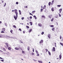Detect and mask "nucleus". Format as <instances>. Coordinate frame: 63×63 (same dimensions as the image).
Returning <instances> with one entry per match:
<instances>
[{
  "mask_svg": "<svg viewBox=\"0 0 63 63\" xmlns=\"http://www.w3.org/2000/svg\"><path fill=\"white\" fill-rule=\"evenodd\" d=\"M15 14H16V16H14V18H15V20H16V19H17V17H18V13L17 12H15Z\"/></svg>",
  "mask_w": 63,
  "mask_h": 63,
  "instance_id": "f257e3e1",
  "label": "nucleus"
},
{
  "mask_svg": "<svg viewBox=\"0 0 63 63\" xmlns=\"http://www.w3.org/2000/svg\"><path fill=\"white\" fill-rule=\"evenodd\" d=\"M52 51H55V47H53V49H52Z\"/></svg>",
  "mask_w": 63,
  "mask_h": 63,
  "instance_id": "f03ea898",
  "label": "nucleus"
},
{
  "mask_svg": "<svg viewBox=\"0 0 63 63\" xmlns=\"http://www.w3.org/2000/svg\"><path fill=\"white\" fill-rule=\"evenodd\" d=\"M48 17L49 18H50L51 19V17H52V15H49L48 16Z\"/></svg>",
  "mask_w": 63,
  "mask_h": 63,
  "instance_id": "7ed1b4c3",
  "label": "nucleus"
},
{
  "mask_svg": "<svg viewBox=\"0 0 63 63\" xmlns=\"http://www.w3.org/2000/svg\"><path fill=\"white\" fill-rule=\"evenodd\" d=\"M47 37L49 39H50V34H48L47 35Z\"/></svg>",
  "mask_w": 63,
  "mask_h": 63,
  "instance_id": "20e7f679",
  "label": "nucleus"
},
{
  "mask_svg": "<svg viewBox=\"0 0 63 63\" xmlns=\"http://www.w3.org/2000/svg\"><path fill=\"white\" fill-rule=\"evenodd\" d=\"M44 41L43 40H41L40 41L39 43L40 44H41V43H43Z\"/></svg>",
  "mask_w": 63,
  "mask_h": 63,
  "instance_id": "39448f33",
  "label": "nucleus"
},
{
  "mask_svg": "<svg viewBox=\"0 0 63 63\" xmlns=\"http://www.w3.org/2000/svg\"><path fill=\"white\" fill-rule=\"evenodd\" d=\"M6 45V46H7V47H9V45L7 43H6L5 44Z\"/></svg>",
  "mask_w": 63,
  "mask_h": 63,
  "instance_id": "423d86ee",
  "label": "nucleus"
},
{
  "mask_svg": "<svg viewBox=\"0 0 63 63\" xmlns=\"http://www.w3.org/2000/svg\"><path fill=\"white\" fill-rule=\"evenodd\" d=\"M2 31H4L5 32V28H2Z\"/></svg>",
  "mask_w": 63,
  "mask_h": 63,
  "instance_id": "0eeeda50",
  "label": "nucleus"
},
{
  "mask_svg": "<svg viewBox=\"0 0 63 63\" xmlns=\"http://www.w3.org/2000/svg\"><path fill=\"white\" fill-rule=\"evenodd\" d=\"M59 57H60V59H61V58H62V56H61V54H60L59 56Z\"/></svg>",
  "mask_w": 63,
  "mask_h": 63,
  "instance_id": "6e6552de",
  "label": "nucleus"
},
{
  "mask_svg": "<svg viewBox=\"0 0 63 63\" xmlns=\"http://www.w3.org/2000/svg\"><path fill=\"white\" fill-rule=\"evenodd\" d=\"M46 5H44L43 8V9H46Z\"/></svg>",
  "mask_w": 63,
  "mask_h": 63,
  "instance_id": "1a4fd4ad",
  "label": "nucleus"
},
{
  "mask_svg": "<svg viewBox=\"0 0 63 63\" xmlns=\"http://www.w3.org/2000/svg\"><path fill=\"white\" fill-rule=\"evenodd\" d=\"M62 9H60V10H59L60 13H61V11H62Z\"/></svg>",
  "mask_w": 63,
  "mask_h": 63,
  "instance_id": "9d476101",
  "label": "nucleus"
},
{
  "mask_svg": "<svg viewBox=\"0 0 63 63\" xmlns=\"http://www.w3.org/2000/svg\"><path fill=\"white\" fill-rule=\"evenodd\" d=\"M54 8L53 7H52L51 8V11H52V12H53L54 11Z\"/></svg>",
  "mask_w": 63,
  "mask_h": 63,
  "instance_id": "9b49d317",
  "label": "nucleus"
},
{
  "mask_svg": "<svg viewBox=\"0 0 63 63\" xmlns=\"http://www.w3.org/2000/svg\"><path fill=\"white\" fill-rule=\"evenodd\" d=\"M38 25L39 26H40V27H41L42 26V25H41V24L40 23H39L38 24Z\"/></svg>",
  "mask_w": 63,
  "mask_h": 63,
  "instance_id": "f8f14e48",
  "label": "nucleus"
},
{
  "mask_svg": "<svg viewBox=\"0 0 63 63\" xmlns=\"http://www.w3.org/2000/svg\"><path fill=\"white\" fill-rule=\"evenodd\" d=\"M15 49L16 50H19V48L17 47H16L15 48Z\"/></svg>",
  "mask_w": 63,
  "mask_h": 63,
  "instance_id": "ddd939ff",
  "label": "nucleus"
},
{
  "mask_svg": "<svg viewBox=\"0 0 63 63\" xmlns=\"http://www.w3.org/2000/svg\"><path fill=\"white\" fill-rule=\"evenodd\" d=\"M54 30H55V28H52V30L53 31H54Z\"/></svg>",
  "mask_w": 63,
  "mask_h": 63,
  "instance_id": "4468645a",
  "label": "nucleus"
},
{
  "mask_svg": "<svg viewBox=\"0 0 63 63\" xmlns=\"http://www.w3.org/2000/svg\"><path fill=\"white\" fill-rule=\"evenodd\" d=\"M38 61V62H39V63H43V62H42V61Z\"/></svg>",
  "mask_w": 63,
  "mask_h": 63,
  "instance_id": "2eb2a0df",
  "label": "nucleus"
},
{
  "mask_svg": "<svg viewBox=\"0 0 63 63\" xmlns=\"http://www.w3.org/2000/svg\"><path fill=\"white\" fill-rule=\"evenodd\" d=\"M32 23H32V22H30V24L31 25H32Z\"/></svg>",
  "mask_w": 63,
  "mask_h": 63,
  "instance_id": "dca6fc26",
  "label": "nucleus"
},
{
  "mask_svg": "<svg viewBox=\"0 0 63 63\" xmlns=\"http://www.w3.org/2000/svg\"><path fill=\"white\" fill-rule=\"evenodd\" d=\"M32 29H31L29 31V33H30L31 31H32Z\"/></svg>",
  "mask_w": 63,
  "mask_h": 63,
  "instance_id": "f3484780",
  "label": "nucleus"
},
{
  "mask_svg": "<svg viewBox=\"0 0 63 63\" xmlns=\"http://www.w3.org/2000/svg\"><path fill=\"white\" fill-rule=\"evenodd\" d=\"M53 20H54V18H52V19H51V21L52 22L53 21Z\"/></svg>",
  "mask_w": 63,
  "mask_h": 63,
  "instance_id": "a211bd4d",
  "label": "nucleus"
},
{
  "mask_svg": "<svg viewBox=\"0 0 63 63\" xmlns=\"http://www.w3.org/2000/svg\"><path fill=\"white\" fill-rule=\"evenodd\" d=\"M17 10L16 9L14 10V12L15 13H16V12H17Z\"/></svg>",
  "mask_w": 63,
  "mask_h": 63,
  "instance_id": "6ab92c4d",
  "label": "nucleus"
},
{
  "mask_svg": "<svg viewBox=\"0 0 63 63\" xmlns=\"http://www.w3.org/2000/svg\"><path fill=\"white\" fill-rule=\"evenodd\" d=\"M35 52L36 53V54H38V53H39V52H38V50H35Z\"/></svg>",
  "mask_w": 63,
  "mask_h": 63,
  "instance_id": "aec40b11",
  "label": "nucleus"
},
{
  "mask_svg": "<svg viewBox=\"0 0 63 63\" xmlns=\"http://www.w3.org/2000/svg\"><path fill=\"white\" fill-rule=\"evenodd\" d=\"M19 14L20 15H21V11L20 10H19Z\"/></svg>",
  "mask_w": 63,
  "mask_h": 63,
  "instance_id": "412c9836",
  "label": "nucleus"
},
{
  "mask_svg": "<svg viewBox=\"0 0 63 63\" xmlns=\"http://www.w3.org/2000/svg\"><path fill=\"white\" fill-rule=\"evenodd\" d=\"M33 17H34L35 18V19H37V17L35 16H33Z\"/></svg>",
  "mask_w": 63,
  "mask_h": 63,
  "instance_id": "4be33fe9",
  "label": "nucleus"
},
{
  "mask_svg": "<svg viewBox=\"0 0 63 63\" xmlns=\"http://www.w3.org/2000/svg\"><path fill=\"white\" fill-rule=\"evenodd\" d=\"M48 54H49V55H51V54L50 53V52H49V51H48Z\"/></svg>",
  "mask_w": 63,
  "mask_h": 63,
  "instance_id": "5701e85b",
  "label": "nucleus"
},
{
  "mask_svg": "<svg viewBox=\"0 0 63 63\" xmlns=\"http://www.w3.org/2000/svg\"><path fill=\"white\" fill-rule=\"evenodd\" d=\"M27 49L28 50H29L30 49V47H28L27 48Z\"/></svg>",
  "mask_w": 63,
  "mask_h": 63,
  "instance_id": "b1692460",
  "label": "nucleus"
},
{
  "mask_svg": "<svg viewBox=\"0 0 63 63\" xmlns=\"http://www.w3.org/2000/svg\"><path fill=\"white\" fill-rule=\"evenodd\" d=\"M35 12H36V11H32V14H34V13H35Z\"/></svg>",
  "mask_w": 63,
  "mask_h": 63,
  "instance_id": "393cba45",
  "label": "nucleus"
},
{
  "mask_svg": "<svg viewBox=\"0 0 63 63\" xmlns=\"http://www.w3.org/2000/svg\"><path fill=\"white\" fill-rule=\"evenodd\" d=\"M51 27H54V25H51L50 26Z\"/></svg>",
  "mask_w": 63,
  "mask_h": 63,
  "instance_id": "a878e982",
  "label": "nucleus"
},
{
  "mask_svg": "<svg viewBox=\"0 0 63 63\" xmlns=\"http://www.w3.org/2000/svg\"><path fill=\"white\" fill-rule=\"evenodd\" d=\"M60 45H61V46H63V44L61 43V42H60Z\"/></svg>",
  "mask_w": 63,
  "mask_h": 63,
  "instance_id": "bb28decb",
  "label": "nucleus"
},
{
  "mask_svg": "<svg viewBox=\"0 0 63 63\" xmlns=\"http://www.w3.org/2000/svg\"><path fill=\"white\" fill-rule=\"evenodd\" d=\"M50 4H51V2H49L48 3V5L49 6H50Z\"/></svg>",
  "mask_w": 63,
  "mask_h": 63,
  "instance_id": "cd10ccee",
  "label": "nucleus"
},
{
  "mask_svg": "<svg viewBox=\"0 0 63 63\" xmlns=\"http://www.w3.org/2000/svg\"><path fill=\"white\" fill-rule=\"evenodd\" d=\"M41 17H44V18H45V16H42Z\"/></svg>",
  "mask_w": 63,
  "mask_h": 63,
  "instance_id": "c85d7f7f",
  "label": "nucleus"
},
{
  "mask_svg": "<svg viewBox=\"0 0 63 63\" xmlns=\"http://www.w3.org/2000/svg\"><path fill=\"white\" fill-rule=\"evenodd\" d=\"M8 49H9V50H11V48L10 47H9L8 48Z\"/></svg>",
  "mask_w": 63,
  "mask_h": 63,
  "instance_id": "c756f323",
  "label": "nucleus"
},
{
  "mask_svg": "<svg viewBox=\"0 0 63 63\" xmlns=\"http://www.w3.org/2000/svg\"><path fill=\"white\" fill-rule=\"evenodd\" d=\"M53 2H54V0H53L52 1V3H51V4H53Z\"/></svg>",
  "mask_w": 63,
  "mask_h": 63,
  "instance_id": "7c9ffc66",
  "label": "nucleus"
},
{
  "mask_svg": "<svg viewBox=\"0 0 63 63\" xmlns=\"http://www.w3.org/2000/svg\"><path fill=\"white\" fill-rule=\"evenodd\" d=\"M55 18H58V16L57 15L56 16H55Z\"/></svg>",
  "mask_w": 63,
  "mask_h": 63,
  "instance_id": "2f4dec72",
  "label": "nucleus"
},
{
  "mask_svg": "<svg viewBox=\"0 0 63 63\" xmlns=\"http://www.w3.org/2000/svg\"><path fill=\"white\" fill-rule=\"evenodd\" d=\"M43 9H41V12H43Z\"/></svg>",
  "mask_w": 63,
  "mask_h": 63,
  "instance_id": "473e14b6",
  "label": "nucleus"
},
{
  "mask_svg": "<svg viewBox=\"0 0 63 63\" xmlns=\"http://www.w3.org/2000/svg\"><path fill=\"white\" fill-rule=\"evenodd\" d=\"M61 5H57V6L58 7H61Z\"/></svg>",
  "mask_w": 63,
  "mask_h": 63,
  "instance_id": "72a5a7b5",
  "label": "nucleus"
},
{
  "mask_svg": "<svg viewBox=\"0 0 63 63\" xmlns=\"http://www.w3.org/2000/svg\"><path fill=\"white\" fill-rule=\"evenodd\" d=\"M13 27H14V28H16V26L15 25H14L13 26Z\"/></svg>",
  "mask_w": 63,
  "mask_h": 63,
  "instance_id": "f704fd0d",
  "label": "nucleus"
},
{
  "mask_svg": "<svg viewBox=\"0 0 63 63\" xmlns=\"http://www.w3.org/2000/svg\"><path fill=\"white\" fill-rule=\"evenodd\" d=\"M26 27L27 28H28V29H29V26H27Z\"/></svg>",
  "mask_w": 63,
  "mask_h": 63,
  "instance_id": "c9c22d12",
  "label": "nucleus"
},
{
  "mask_svg": "<svg viewBox=\"0 0 63 63\" xmlns=\"http://www.w3.org/2000/svg\"><path fill=\"white\" fill-rule=\"evenodd\" d=\"M3 50H4V51H6V49H5V48H3Z\"/></svg>",
  "mask_w": 63,
  "mask_h": 63,
  "instance_id": "e433bc0d",
  "label": "nucleus"
},
{
  "mask_svg": "<svg viewBox=\"0 0 63 63\" xmlns=\"http://www.w3.org/2000/svg\"><path fill=\"white\" fill-rule=\"evenodd\" d=\"M10 32H11V33H13L12 32H13V30H11L10 31Z\"/></svg>",
  "mask_w": 63,
  "mask_h": 63,
  "instance_id": "4c0bfd02",
  "label": "nucleus"
},
{
  "mask_svg": "<svg viewBox=\"0 0 63 63\" xmlns=\"http://www.w3.org/2000/svg\"><path fill=\"white\" fill-rule=\"evenodd\" d=\"M4 47H5V48H8V47H7V46H6V45L4 46Z\"/></svg>",
  "mask_w": 63,
  "mask_h": 63,
  "instance_id": "58836bf2",
  "label": "nucleus"
},
{
  "mask_svg": "<svg viewBox=\"0 0 63 63\" xmlns=\"http://www.w3.org/2000/svg\"><path fill=\"white\" fill-rule=\"evenodd\" d=\"M46 50V52H47L48 51V50L47 49H45Z\"/></svg>",
  "mask_w": 63,
  "mask_h": 63,
  "instance_id": "ea45409f",
  "label": "nucleus"
},
{
  "mask_svg": "<svg viewBox=\"0 0 63 63\" xmlns=\"http://www.w3.org/2000/svg\"><path fill=\"white\" fill-rule=\"evenodd\" d=\"M37 55H36L37 56H39V53H37Z\"/></svg>",
  "mask_w": 63,
  "mask_h": 63,
  "instance_id": "a19ab883",
  "label": "nucleus"
},
{
  "mask_svg": "<svg viewBox=\"0 0 63 63\" xmlns=\"http://www.w3.org/2000/svg\"><path fill=\"white\" fill-rule=\"evenodd\" d=\"M6 3H5L4 4V7H5L6 6Z\"/></svg>",
  "mask_w": 63,
  "mask_h": 63,
  "instance_id": "79ce46f5",
  "label": "nucleus"
},
{
  "mask_svg": "<svg viewBox=\"0 0 63 63\" xmlns=\"http://www.w3.org/2000/svg\"><path fill=\"white\" fill-rule=\"evenodd\" d=\"M1 33H4V31H2L1 32Z\"/></svg>",
  "mask_w": 63,
  "mask_h": 63,
  "instance_id": "37998d69",
  "label": "nucleus"
},
{
  "mask_svg": "<svg viewBox=\"0 0 63 63\" xmlns=\"http://www.w3.org/2000/svg\"><path fill=\"white\" fill-rule=\"evenodd\" d=\"M44 34V32H42V33H41L42 35H43Z\"/></svg>",
  "mask_w": 63,
  "mask_h": 63,
  "instance_id": "c03bdc74",
  "label": "nucleus"
},
{
  "mask_svg": "<svg viewBox=\"0 0 63 63\" xmlns=\"http://www.w3.org/2000/svg\"><path fill=\"white\" fill-rule=\"evenodd\" d=\"M21 19L22 20H23V19H24V17H22L21 18Z\"/></svg>",
  "mask_w": 63,
  "mask_h": 63,
  "instance_id": "a18cd8bd",
  "label": "nucleus"
},
{
  "mask_svg": "<svg viewBox=\"0 0 63 63\" xmlns=\"http://www.w3.org/2000/svg\"><path fill=\"white\" fill-rule=\"evenodd\" d=\"M30 19H32V16H31L30 17Z\"/></svg>",
  "mask_w": 63,
  "mask_h": 63,
  "instance_id": "49530a36",
  "label": "nucleus"
},
{
  "mask_svg": "<svg viewBox=\"0 0 63 63\" xmlns=\"http://www.w3.org/2000/svg\"><path fill=\"white\" fill-rule=\"evenodd\" d=\"M34 54H35L34 53L32 52V55H34Z\"/></svg>",
  "mask_w": 63,
  "mask_h": 63,
  "instance_id": "de8ad7c7",
  "label": "nucleus"
},
{
  "mask_svg": "<svg viewBox=\"0 0 63 63\" xmlns=\"http://www.w3.org/2000/svg\"><path fill=\"white\" fill-rule=\"evenodd\" d=\"M30 15H32V16H33V15L31 13H30Z\"/></svg>",
  "mask_w": 63,
  "mask_h": 63,
  "instance_id": "09e8293b",
  "label": "nucleus"
},
{
  "mask_svg": "<svg viewBox=\"0 0 63 63\" xmlns=\"http://www.w3.org/2000/svg\"><path fill=\"white\" fill-rule=\"evenodd\" d=\"M16 4H17H17H18V2H16Z\"/></svg>",
  "mask_w": 63,
  "mask_h": 63,
  "instance_id": "8fccbe9b",
  "label": "nucleus"
},
{
  "mask_svg": "<svg viewBox=\"0 0 63 63\" xmlns=\"http://www.w3.org/2000/svg\"><path fill=\"white\" fill-rule=\"evenodd\" d=\"M62 39V37H61V35L60 37V39Z\"/></svg>",
  "mask_w": 63,
  "mask_h": 63,
  "instance_id": "3c124183",
  "label": "nucleus"
},
{
  "mask_svg": "<svg viewBox=\"0 0 63 63\" xmlns=\"http://www.w3.org/2000/svg\"><path fill=\"white\" fill-rule=\"evenodd\" d=\"M19 30L20 31H21V29H19Z\"/></svg>",
  "mask_w": 63,
  "mask_h": 63,
  "instance_id": "603ef678",
  "label": "nucleus"
},
{
  "mask_svg": "<svg viewBox=\"0 0 63 63\" xmlns=\"http://www.w3.org/2000/svg\"><path fill=\"white\" fill-rule=\"evenodd\" d=\"M0 61H2V62H4V60H1Z\"/></svg>",
  "mask_w": 63,
  "mask_h": 63,
  "instance_id": "864d4df0",
  "label": "nucleus"
},
{
  "mask_svg": "<svg viewBox=\"0 0 63 63\" xmlns=\"http://www.w3.org/2000/svg\"><path fill=\"white\" fill-rule=\"evenodd\" d=\"M59 16L60 17H61V15L60 14H59Z\"/></svg>",
  "mask_w": 63,
  "mask_h": 63,
  "instance_id": "5fc2aeb1",
  "label": "nucleus"
},
{
  "mask_svg": "<svg viewBox=\"0 0 63 63\" xmlns=\"http://www.w3.org/2000/svg\"><path fill=\"white\" fill-rule=\"evenodd\" d=\"M32 49L33 50H32L33 52H34V49L33 48Z\"/></svg>",
  "mask_w": 63,
  "mask_h": 63,
  "instance_id": "6e6d98bb",
  "label": "nucleus"
},
{
  "mask_svg": "<svg viewBox=\"0 0 63 63\" xmlns=\"http://www.w3.org/2000/svg\"><path fill=\"white\" fill-rule=\"evenodd\" d=\"M0 59H3V58H2L0 57Z\"/></svg>",
  "mask_w": 63,
  "mask_h": 63,
  "instance_id": "4d7b16f0",
  "label": "nucleus"
},
{
  "mask_svg": "<svg viewBox=\"0 0 63 63\" xmlns=\"http://www.w3.org/2000/svg\"><path fill=\"white\" fill-rule=\"evenodd\" d=\"M12 12H14V10H12Z\"/></svg>",
  "mask_w": 63,
  "mask_h": 63,
  "instance_id": "13d9d810",
  "label": "nucleus"
},
{
  "mask_svg": "<svg viewBox=\"0 0 63 63\" xmlns=\"http://www.w3.org/2000/svg\"><path fill=\"white\" fill-rule=\"evenodd\" d=\"M25 8H28V7H27V6H26Z\"/></svg>",
  "mask_w": 63,
  "mask_h": 63,
  "instance_id": "bf43d9fd",
  "label": "nucleus"
},
{
  "mask_svg": "<svg viewBox=\"0 0 63 63\" xmlns=\"http://www.w3.org/2000/svg\"><path fill=\"white\" fill-rule=\"evenodd\" d=\"M20 42V43H23V42H22V41H21Z\"/></svg>",
  "mask_w": 63,
  "mask_h": 63,
  "instance_id": "052dcab7",
  "label": "nucleus"
},
{
  "mask_svg": "<svg viewBox=\"0 0 63 63\" xmlns=\"http://www.w3.org/2000/svg\"><path fill=\"white\" fill-rule=\"evenodd\" d=\"M24 52H25V51H22V53H24Z\"/></svg>",
  "mask_w": 63,
  "mask_h": 63,
  "instance_id": "680f3d73",
  "label": "nucleus"
},
{
  "mask_svg": "<svg viewBox=\"0 0 63 63\" xmlns=\"http://www.w3.org/2000/svg\"><path fill=\"white\" fill-rule=\"evenodd\" d=\"M55 45H56V43H55Z\"/></svg>",
  "mask_w": 63,
  "mask_h": 63,
  "instance_id": "e2e57ef3",
  "label": "nucleus"
},
{
  "mask_svg": "<svg viewBox=\"0 0 63 63\" xmlns=\"http://www.w3.org/2000/svg\"><path fill=\"white\" fill-rule=\"evenodd\" d=\"M23 33L24 34V33H25V32L23 31Z\"/></svg>",
  "mask_w": 63,
  "mask_h": 63,
  "instance_id": "0e129e2a",
  "label": "nucleus"
},
{
  "mask_svg": "<svg viewBox=\"0 0 63 63\" xmlns=\"http://www.w3.org/2000/svg\"><path fill=\"white\" fill-rule=\"evenodd\" d=\"M2 37V36L0 35V38H1Z\"/></svg>",
  "mask_w": 63,
  "mask_h": 63,
  "instance_id": "69168bd1",
  "label": "nucleus"
},
{
  "mask_svg": "<svg viewBox=\"0 0 63 63\" xmlns=\"http://www.w3.org/2000/svg\"><path fill=\"white\" fill-rule=\"evenodd\" d=\"M0 23H2V22L1 21H0Z\"/></svg>",
  "mask_w": 63,
  "mask_h": 63,
  "instance_id": "338daca9",
  "label": "nucleus"
},
{
  "mask_svg": "<svg viewBox=\"0 0 63 63\" xmlns=\"http://www.w3.org/2000/svg\"><path fill=\"white\" fill-rule=\"evenodd\" d=\"M41 8H43V6H42V5L41 6Z\"/></svg>",
  "mask_w": 63,
  "mask_h": 63,
  "instance_id": "774afa93",
  "label": "nucleus"
}]
</instances>
